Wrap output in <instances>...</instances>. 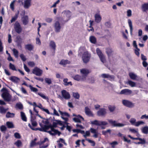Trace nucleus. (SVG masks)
I'll list each match as a JSON object with an SVG mask.
<instances>
[{"label": "nucleus", "instance_id": "38", "mask_svg": "<svg viewBox=\"0 0 148 148\" xmlns=\"http://www.w3.org/2000/svg\"><path fill=\"white\" fill-rule=\"evenodd\" d=\"M37 139L36 138H34V140L32 141L30 145V147H32L37 145H38L37 143H36V141L37 140Z\"/></svg>", "mask_w": 148, "mask_h": 148}, {"label": "nucleus", "instance_id": "17", "mask_svg": "<svg viewBox=\"0 0 148 148\" xmlns=\"http://www.w3.org/2000/svg\"><path fill=\"white\" fill-rule=\"evenodd\" d=\"M48 139L47 138H45L44 140L42 141H40V142H38L37 144L39 145V148H45L47 147L48 146V144H47L45 145H42L44 143H45L46 141H48Z\"/></svg>", "mask_w": 148, "mask_h": 148}, {"label": "nucleus", "instance_id": "21", "mask_svg": "<svg viewBox=\"0 0 148 148\" xmlns=\"http://www.w3.org/2000/svg\"><path fill=\"white\" fill-rule=\"evenodd\" d=\"M129 75L130 78L133 80H136L137 78V75L132 72L130 73Z\"/></svg>", "mask_w": 148, "mask_h": 148}, {"label": "nucleus", "instance_id": "10", "mask_svg": "<svg viewBox=\"0 0 148 148\" xmlns=\"http://www.w3.org/2000/svg\"><path fill=\"white\" fill-rule=\"evenodd\" d=\"M32 0H22V4L25 9L28 8L31 5Z\"/></svg>", "mask_w": 148, "mask_h": 148}, {"label": "nucleus", "instance_id": "59", "mask_svg": "<svg viewBox=\"0 0 148 148\" xmlns=\"http://www.w3.org/2000/svg\"><path fill=\"white\" fill-rule=\"evenodd\" d=\"M60 2V0H57L54 4L51 6V8H55L57 4H58Z\"/></svg>", "mask_w": 148, "mask_h": 148}, {"label": "nucleus", "instance_id": "46", "mask_svg": "<svg viewBox=\"0 0 148 148\" xmlns=\"http://www.w3.org/2000/svg\"><path fill=\"white\" fill-rule=\"evenodd\" d=\"M45 82L48 84L49 85L51 84L52 82L51 79L49 78H45Z\"/></svg>", "mask_w": 148, "mask_h": 148}, {"label": "nucleus", "instance_id": "3", "mask_svg": "<svg viewBox=\"0 0 148 148\" xmlns=\"http://www.w3.org/2000/svg\"><path fill=\"white\" fill-rule=\"evenodd\" d=\"M62 14L65 19L64 20V22H67L70 19L71 13L70 11L69 10H64L62 12Z\"/></svg>", "mask_w": 148, "mask_h": 148}, {"label": "nucleus", "instance_id": "26", "mask_svg": "<svg viewBox=\"0 0 148 148\" xmlns=\"http://www.w3.org/2000/svg\"><path fill=\"white\" fill-rule=\"evenodd\" d=\"M19 14V11H18L16 13L15 15L13 17H12V19L10 21V22L11 23L15 21L17 19L18 15Z\"/></svg>", "mask_w": 148, "mask_h": 148}, {"label": "nucleus", "instance_id": "9", "mask_svg": "<svg viewBox=\"0 0 148 148\" xmlns=\"http://www.w3.org/2000/svg\"><path fill=\"white\" fill-rule=\"evenodd\" d=\"M54 27L55 32L58 33L60 32L62 26L59 22L57 21L54 24Z\"/></svg>", "mask_w": 148, "mask_h": 148}, {"label": "nucleus", "instance_id": "2", "mask_svg": "<svg viewBox=\"0 0 148 148\" xmlns=\"http://www.w3.org/2000/svg\"><path fill=\"white\" fill-rule=\"evenodd\" d=\"M1 91L2 92L1 97L5 101L9 102L11 101L12 96L6 88H3Z\"/></svg>", "mask_w": 148, "mask_h": 148}, {"label": "nucleus", "instance_id": "15", "mask_svg": "<svg viewBox=\"0 0 148 148\" xmlns=\"http://www.w3.org/2000/svg\"><path fill=\"white\" fill-rule=\"evenodd\" d=\"M106 113V110L103 108H100L97 112V114L99 116H105Z\"/></svg>", "mask_w": 148, "mask_h": 148}, {"label": "nucleus", "instance_id": "35", "mask_svg": "<svg viewBox=\"0 0 148 148\" xmlns=\"http://www.w3.org/2000/svg\"><path fill=\"white\" fill-rule=\"evenodd\" d=\"M21 116L22 119L24 121H26L27 119L25 113L22 112H21Z\"/></svg>", "mask_w": 148, "mask_h": 148}, {"label": "nucleus", "instance_id": "28", "mask_svg": "<svg viewBox=\"0 0 148 148\" xmlns=\"http://www.w3.org/2000/svg\"><path fill=\"white\" fill-rule=\"evenodd\" d=\"M16 1V0H14L12 1L10 3V8L12 11H14V6L15 4Z\"/></svg>", "mask_w": 148, "mask_h": 148}, {"label": "nucleus", "instance_id": "60", "mask_svg": "<svg viewBox=\"0 0 148 148\" xmlns=\"http://www.w3.org/2000/svg\"><path fill=\"white\" fill-rule=\"evenodd\" d=\"M57 142H61L63 143L65 145H67V144L65 142L64 140L62 138H60L59 140L57 141Z\"/></svg>", "mask_w": 148, "mask_h": 148}, {"label": "nucleus", "instance_id": "5", "mask_svg": "<svg viewBox=\"0 0 148 148\" xmlns=\"http://www.w3.org/2000/svg\"><path fill=\"white\" fill-rule=\"evenodd\" d=\"M97 53L101 61L103 63H105L106 61V59L105 56L102 53L101 51L99 49H96Z\"/></svg>", "mask_w": 148, "mask_h": 148}, {"label": "nucleus", "instance_id": "14", "mask_svg": "<svg viewBox=\"0 0 148 148\" xmlns=\"http://www.w3.org/2000/svg\"><path fill=\"white\" fill-rule=\"evenodd\" d=\"M73 79L77 81H85L86 80V76H83L82 77L80 75H77L73 77Z\"/></svg>", "mask_w": 148, "mask_h": 148}, {"label": "nucleus", "instance_id": "55", "mask_svg": "<svg viewBox=\"0 0 148 148\" xmlns=\"http://www.w3.org/2000/svg\"><path fill=\"white\" fill-rule=\"evenodd\" d=\"M73 96L75 99H78L79 97V95L77 92H73Z\"/></svg>", "mask_w": 148, "mask_h": 148}, {"label": "nucleus", "instance_id": "4", "mask_svg": "<svg viewBox=\"0 0 148 148\" xmlns=\"http://www.w3.org/2000/svg\"><path fill=\"white\" fill-rule=\"evenodd\" d=\"M90 54L89 53L88 51L85 52L82 55V58L84 63H86L89 60L90 57Z\"/></svg>", "mask_w": 148, "mask_h": 148}, {"label": "nucleus", "instance_id": "41", "mask_svg": "<svg viewBox=\"0 0 148 148\" xmlns=\"http://www.w3.org/2000/svg\"><path fill=\"white\" fill-rule=\"evenodd\" d=\"M108 108L110 111L111 112H112L115 110V107L114 106L109 105L108 106Z\"/></svg>", "mask_w": 148, "mask_h": 148}, {"label": "nucleus", "instance_id": "33", "mask_svg": "<svg viewBox=\"0 0 148 148\" xmlns=\"http://www.w3.org/2000/svg\"><path fill=\"white\" fill-rule=\"evenodd\" d=\"M126 83L128 84L131 87H133L136 86V83L131 80H129L126 82Z\"/></svg>", "mask_w": 148, "mask_h": 148}, {"label": "nucleus", "instance_id": "16", "mask_svg": "<svg viewBox=\"0 0 148 148\" xmlns=\"http://www.w3.org/2000/svg\"><path fill=\"white\" fill-rule=\"evenodd\" d=\"M132 93V91L131 90L128 89H125L122 90L120 92V94H124L129 95L131 94Z\"/></svg>", "mask_w": 148, "mask_h": 148}, {"label": "nucleus", "instance_id": "61", "mask_svg": "<svg viewBox=\"0 0 148 148\" xmlns=\"http://www.w3.org/2000/svg\"><path fill=\"white\" fill-rule=\"evenodd\" d=\"M58 112H60V114L62 116H69V114L66 112H63L61 111L60 110H58Z\"/></svg>", "mask_w": 148, "mask_h": 148}, {"label": "nucleus", "instance_id": "18", "mask_svg": "<svg viewBox=\"0 0 148 148\" xmlns=\"http://www.w3.org/2000/svg\"><path fill=\"white\" fill-rule=\"evenodd\" d=\"M95 20L96 22L99 23L101 20V17L99 14H96L95 15Z\"/></svg>", "mask_w": 148, "mask_h": 148}, {"label": "nucleus", "instance_id": "50", "mask_svg": "<svg viewBox=\"0 0 148 148\" xmlns=\"http://www.w3.org/2000/svg\"><path fill=\"white\" fill-rule=\"evenodd\" d=\"M90 136V133L89 131H87L85 132V134L84 135V137L86 138L87 137H89Z\"/></svg>", "mask_w": 148, "mask_h": 148}, {"label": "nucleus", "instance_id": "39", "mask_svg": "<svg viewBox=\"0 0 148 148\" xmlns=\"http://www.w3.org/2000/svg\"><path fill=\"white\" fill-rule=\"evenodd\" d=\"M92 124L98 126H100V121L95 120L91 121Z\"/></svg>", "mask_w": 148, "mask_h": 148}, {"label": "nucleus", "instance_id": "48", "mask_svg": "<svg viewBox=\"0 0 148 148\" xmlns=\"http://www.w3.org/2000/svg\"><path fill=\"white\" fill-rule=\"evenodd\" d=\"M9 68L13 71H16L15 66L11 63H10L9 64Z\"/></svg>", "mask_w": 148, "mask_h": 148}, {"label": "nucleus", "instance_id": "54", "mask_svg": "<svg viewBox=\"0 0 148 148\" xmlns=\"http://www.w3.org/2000/svg\"><path fill=\"white\" fill-rule=\"evenodd\" d=\"M127 15L128 17H130L132 15V11L130 9L127 10Z\"/></svg>", "mask_w": 148, "mask_h": 148}, {"label": "nucleus", "instance_id": "13", "mask_svg": "<svg viewBox=\"0 0 148 148\" xmlns=\"http://www.w3.org/2000/svg\"><path fill=\"white\" fill-rule=\"evenodd\" d=\"M61 93L62 97L64 99H68L70 98L71 96L70 94L66 90H62Z\"/></svg>", "mask_w": 148, "mask_h": 148}, {"label": "nucleus", "instance_id": "20", "mask_svg": "<svg viewBox=\"0 0 148 148\" xmlns=\"http://www.w3.org/2000/svg\"><path fill=\"white\" fill-rule=\"evenodd\" d=\"M9 79L11 81L15 83H18L20 80L19 78L14 76L11 77Z\"/></svg>", "mask_w": 148, "mask_h": 148}, {"label": "nucleus", "instance_id": "12", "mask_svg": "<svg viewBox=\"0 0 148 148\" xmlns=\"http://www.w3.org/2000/svg\"><path fill=\"white\" fill-rule=\"evenodd\" d=\"M123 104L128 107L132 108L134 107V104L131 101L126 100H123L122 101Z\"/></svg>", "mask_w": 148, "mask_h": 148}, {"label": "nucleus", "instance_id": "63", "mask_svg": "<svg viewBox=\"0 0 148 148\" xmlns=\"http://www.w3.org/2000/svg\"><path fill=\"white\" fill-rule=\"evenodd\" d=\"M20 90L21 92L24 94H27V92L26 90L23 88V87H22L20 88Z\"/></svg>", "mask_w": 148, "mask_h": 148}, {"label": "nucleus", "instance_id": "37", "mask_svg": "<svg viewBox=\"0 0 148 148\" xmlns=\"http://www.w3.org/2000/svg\"><path fill=\"white\" fill-rule=\"evenodd\" d=\"M6 124L8 127L9 128H13L14 127V125L13 123L10 122H7Z\"/></svg>", "mask_w": 148, "mask_h": 148}, {"label": "nucleus", "instance_id": "44", "mask_svg": "<svg viewBox=\"0 0 148 148\" xmlns=\"http://www.w3.org/2000/svg\"><path fill=\"white\" fill-rule=\"evenodd\" d=\"M15 107L16 108H18L19 109H22L23 108V106L20 103H17Z\"/></svg>", "mask_w": 148, "mask_h": 148}, {"label": "nucleus", "instance_id": "57", "mask_svg": "<svg viewBox=\"0 0 148 148\" xmlns=\"http://www.w3.org/2000/svg\"><path fill=\"white\" fill-rule=\"evenodd\" d=\"M145 123L143 121H138L136 122L135 126L137 127L138 126L142 124H143Z\"/></svg>", "mask_w": 148, "mask_h": 148}, {"label": "nucleus", "instance_id": "29", "mask_svg": "<svg viewBox=\"0 0 148 148\" xmlns=\"http://www.w3.org/2000/svg\"><path fill=\"white\" fill-rule=\"evenodd\" d=\"M34 47V46L31 44H27L25 46V49L29 51H31L32 50Z\"/></svg>", "mask_w": 148, "mask_h": 148}, {"label": "nucleus", "instance_id": "8", "mask_svg": "<svg viewBox=\"0 0 148 148\" xmlns=\"http://www.w3.org/2000/svg\"><path fill=\"white\" fill-rule=\"evenodd\" d=\"M33 73L37 76H40L42 74L43 71L38 67H35L33 70Z\"/></svg>", "mask_w": 148, "mask_h": 148}, {"label": "nucleus", "instance_id": "42", "mask_svg": "<svg viewBox=\"0 0 148 148\" xmlns=\"http://www.w3.org/2000/svg\"><path fill=\"white\" fill-rule=\"evenodd\" d=\"M14 144L18 147H21L22 145L21 141L19 140H18L17 141L15 142L14 143Z\"/></svg>", "mask_w": 148, "mask_h": 148}, {"label": "nucleus", "instance_id": "43", "mask_svg": "<svg viewBox=\"0 0 148 148\" xmlns=\"http://www.w3.org/2000/svg\"><path fill=\"white\" fill-rule=\"evenodd\" d=\"M37 94L40 96L41 97H42V98L46 99V100H48L49 99L43 93H42L40 92H38L37 93Z\"/></svg>", "mask_w": 148, "mask_h": 148}, {"label": "nucleus", "instance_id": "64", "mask_svg": "<svg viewBox=\"0 0 148 148\" xmlns=\"http://www.w3.org/2000/svg\"><path fill=\"white\" fill-rule=\"evenodd\" d=\"M111 130L110 129H108L106 131H102V133L104 135H106L108 133H110Z\"/></svg>", "mask_w": 148, "mask_h": 148}, {"label": "nucleus", "instance_id": "7", "mask_svg": "<svg viewBox=\"0 0 148 148\" xmlns=\"http://www.w3.org/2000/svg\"><path fill=\"white\" fill-rule=\"evenodd\" d=\"M73 116H75L73 119V120L75 122L80 123L82 121H84V118L80 115H76L73 114Z\"/></svg>", "mask_w": 148, "mask_h": 148}, {"label": "nucleus", "instance_id": "23", "mask_svg": "<svg viewBox=\"0 0 148 148\" xmlns=\"http://www.w3.org/2000/svg\"><path fill=\"white\" fill-rule=\"evenodd\" d=\"M71 63V62L68 60H62L60 62V64L64 66L67 64H69Z\"/></svg>", "mask_w": 148, "mask_h": 148}, {"label": "nucleus", "instance_id": "47", "mask_svg": "<svg viewBox=\"0 0 148 148\" xmlns=\"http://www.w3.org/2000/svg\"><path fill=\"white\" fill-rule=\"evenodd\" d=\"M130 122L132 125H135L136 123V120L134 118H131L130 120Z\"/></svg>", "mask_w": 148, "mask_h": 148}, {"label": "nucleus", "instance_id": "22", "mask_svg": "<svg viewBox=\"0 0 148 148\" xmlns=\"http://www.w3.org/2000/svg\"><path fill=\"white\" fill-rule=\"evenodd\" d=\"M80 72L82 74L85 75H87L90 72L88 69H80Z\"/></svg>", "mask_w": 148, "mask_h": 148}, {"label": "nucleus", "instance_id": "24", "mask_svg": "<svg viewBox=\"0 0 148 148\" xmlns=\"http://www.w3.org/2000/svg\"><path fill=\"white\" fill-rule=\"evenodd\" d=\"M85 112L86 114L89 116H92L93 115V114L90 110V109L88 107L85 108Z\"/></svg>", "mask_w": 148, "mask_h": 148}, {"label": "nucleus", "instance_id": "58", "mask_svg": "<svg viewBox=\"0 0 148 148\" xmlns=\"http://www.w3.org/2000/svg\"><path fill=\"white\" fill-rule=\"evenodd\" d=\"M101 76L103 78H109L111 77V76L109 75L106 74H102Z\"/></svg>", "mask_w": 148, "mask_h": 148}, {"label": "nucleus", "instance_id": "11", "mask_svg": "<svg viewBox=\"0 0 148 148\" xmlns=\"http://www.w3.org/2000/svg\"><path fill=\"white\" fill-rule=\"evenodd\" d=\"M14 29L15 31L18 33H20L22 30V29L20 23L16 22L14 25Z\"/></svg>", "mask_w": 148, "mask_h": 148}, {"label": "nucleus", "instance_id": "49", "mask_svg": "<svg viewBox=\"0 0 148 148\" xmlns=\"http://www.w3.org/2000/svg\"><path fill=\"white\" fill-rule=\"evenodd\" d=\"M53 113H51V114L53 115H56L58 116H59V114L58 113V112L56 110V109L54 108H53Z\"/></svg>", "mask_w": 148, "mask_h": 148}, {"label": "nucleus", "instance_id": "34", "mask_svg": "<svg viewBox=\"0 0 148 148\" xmlns=\"http://www.w3.org/2000/svg\"><path fill=\"white\" fill-rule=\"evenodd\" d=\"M49 46L53 50H55L56 45L55 42L54 41H51L50 42Z\"/></svg>", "mask_w": 148, "mask_h": 148}, {"label": "nucleus", "instance_id": "6", "mask_svg": "<svg viewBox=\"0 0 148 148\" xmlns=\"http://www.w3.org/2000/svg\"><path fill=\"white\" fill-rule=\"evenodd\" d=\"M109 123L112 125L114 127H121L124 126L125 124L122 123H118L116 121L112 120V119L108 120Z\"/></svg>", "mask_w": 148, "mask_h": 148}, {"label": "nucleus", "instance_id": "56", "mask_svg": "<svg viewBox=\"0 0 148 148\" xmlns=\"http://www.w3.org/2000/svg\"><path fill=\"white\" fill-rule=\"evenodd\" d=\"M129 131L131 132L134 134L137 133L138 129H134L132 128H130L129 129Z\"/></svg>", "mask_w": 148, "mask_h": 148}, {"label": "nucleus", "instance_id": "36", "mask_svg": "<svg viewBox=\"0 0 148 148\" xmlns=\"http://www.w3.org/2000/svg\"><path fill=\"white\" fill-rule=\"evenodd\" d=\"M141 130L143 133L147 134L148 133V126H146L142 127Z\"/></svg>", "mask_w": 148, "mask_h": 148}, {"label": "nucleus", "instance_id": "25", "mask_svg": "<svg viewBox=\"0 0 148 148\" xmlns=\"http://www.w3.org/2000/svg\"><path fill=\"white\" fill-rule=\"evenodd\" d=\"M15 114L13 113H11L10 112H8L6 114V117L7 118H12L14 117Z\"/></svg>", "mask_w": 148, "mask_h": 148}, {"label": "nucleus", "instance_id": "30", "mask_svg": "<svg viewBox=\"0 0 148 148\" xmlns=\"http://www.w3.org/2000/svg\"><path fill=\"white\" fill-rule=\"evenodd\" d=\"M142 9L144 12H146L148 10V3L143 4L142 6Z\"/></svg>", "mask_w": 148, "mask_h": 148}, {"label": "nucleus", "instance_id": "45", "mask_svg": "<svg viewBox=\"0 0 148 148\" xmlns=\"http://www.w3.org/2000/svg\"><path fill=\"white\" fill-rule=\"evenodd\" d=\"M14 55L16 58H17L18 56V51L15 49H13L12 50Z\"/></svg>", "mask_w": 148, "mask_h": 148}, {"label": "nucleus", "instance_id": "53", "mask_svg": "<svg viewBox=\"0 0 148 148\" xmlns=\"http://www.w3.org/2000/svg\"><path fill=\"white\" fill-rule=\"evenodd\" d=\"M0 129L1 132H3L6 130L7 128L5 126L2 125L0 126Z\"/></svg>", "mask_w": 148, "mask_h": 148}, {"label": "nucleus", "instance_id": "51", "mask_svg": "<svg viewBox=\"0 0 148 148\" xmlns=\"http://www.w3.org/2000/svg\"><path fill=\"white\" fill-rule=\"evenodd\" d=\"M86 140L89 143H90L92 146H95V143L94 141L88 139H86Z\"/></svg>", "mask_w": 148, "mask_h": 148}, {"label": "nucleus", "instance_id": "27", "mask_svg": "<svg viewBox=\"0 0 148 148\" xmlns=\"http://www.w3.org/2000/svg\"><path fill=\"white\" fill-rule=\"evenodd\" d=\"M8 108H5L2 106L0 107V113L2 114H5L7 111L8 110Z\"/></svg>", "mask_w": 148, "mask_h": 148}, {"label": "nucleus", "instance_id": "31", "mask_svg": "<svg viewBox=\"0 0 148 148\" xmlns=\"http://www.w3.org/2000/svg\"><path fill=\"white\" fill-rule=\"evenodd\" d=\"M89 40L91 43L93 44H95L96 42V38L93 36H91L90 37Z\"/></svg>", "mask_w": 148, "mask_h": 148}, {"label": "nucleus", "instance_id": "40", "mask_svg": "<svg viewBox=\"0 0 148 148\" xmlns=\"http://www.w3.org/2000/svg\"><path fill=\"white\" fill-rule=\"evenodd\" d=\"M128 22L129 27H130L131 33H132L133 30V27L132 21L130 19H129L128 20Z\"/></svg>", "mask_w": 148, "mask_h": 148}, {"label": "nucleus", "instance_id": "1", "mask_svg": "<svg viewBox=\"0 0 148 148\" xmlns=\"http://www.w3.org/2000/svg\"><path fill=\"white\" fill-rule=\"evenodd\" d=\"M58 124L60 125H62V122L59 120H54L53 122L52 125L49 126H45V131L46 132L50 135H54L58 134L59 136L60 134V132L58 130H56L54 128V127H56Z\"/></svg>", "mask_w": 148, "mask_h": 148}, {"label": "nucleus", "instance_id": "52", "mask_svg": "<svg viewBox=\"0 0 148 148\" xmlns=\"http://www.w3.org/2000/svg\"><path fill=\"white\" fill-rule=\"evenodd\" d=\"M29 87L31 90L33 92H37L38 91V90L37 88L33 87L32 86L30 85L29 86Z\"/></svg>", "mask_w": 148, "mask_h": 148}, {"label": "nucleus", "instance_id": "19", "mask_svg": "<svg viewBox=\"0 0 148 148\" xmlns=\"http://www.w3.org/2000/svg\"><path fill=\"white\" fill-rule=\"evenodd\" d=\"M22 20L23 24L24 25H27L28 23V17L27 16H25L22 18Z\"/></svg>", "mask_w": 148, "mask_h": 148}, {"label": "nucleus", "instance_id": "32", "mask_svg": "<svg viewBox=\"0 0 148 148\" xmlns=\"http://www.w3.org/2000/svg\"><path fill=\"white\" fill-rule=\"evenodd\" d=\"M68 79L67 78H65L63 79L64 84L66 86H67L69 85L71 86L72 84L71 82H68Z\"/></svg>", "mask_w": 148, "mask_h": 148}, {"label": "nucleus", "instance_id": "62", "mask_svg": "<svg viewBox=\"0 0 148 148\" xmlns=\"http://www.w3.org/2000/svg\"><path fill=\"white\" fill-rule=\"evenodd\" d=\"M27 64L29 66L31 67H34L35 65V63L33 62H29Z\"/></svg>", "mask_w": 148, "mask_h": 148}]
</instances>
